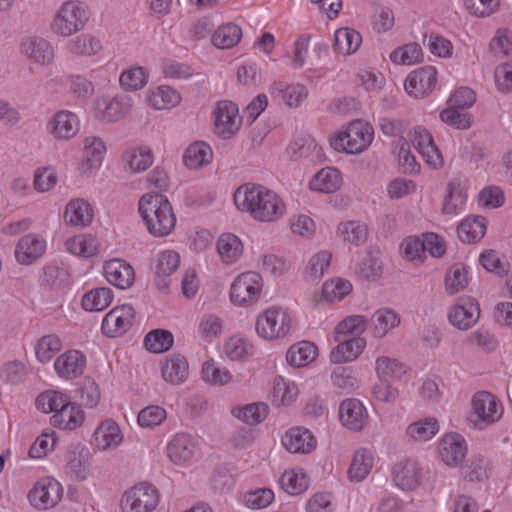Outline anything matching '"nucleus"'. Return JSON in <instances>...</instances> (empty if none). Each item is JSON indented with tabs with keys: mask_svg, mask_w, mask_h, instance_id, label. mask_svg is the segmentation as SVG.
I'll return each mask as SVG.
<instances>
[{
	"mask_svg": "<svg viewBox=\"0 0 512 512\" xmlns=\"http://www.w3.org/2000/svg\"><path fill=\"white\" fill-rule=\"evenodd\" d=\"M343 185L342 172L333 166L320 169L309 181L308 188L311 191L332 194L341 189Z\"/></svg>",
	"mask_w": 512,
	"mask_h": 512,
	"instance_id": "e433bc0d",
	"label": "nucleus"
},
{
	"mask_svg": "<svg viewBox=\"0 0 512 512\" xmlns=\"http://www.w3.org/2000/svg\"><path fill=\"white\" fill-rule=\"evenodd\" d=\"M46 239L34 233L21 237L15 247V258L22 265H30L38 260L46 251Z\"/></svg>",
	"mask_w": 512,
	"mask_h": 512,
	"instance_id": "a878e982",
	"label": "nucleus"
},
{
	"mask_svg": "<svg viewBox=\"0 0 512 512\" xmlns=\"http://www.w3.org/2000/svg\"><path fill=\"white\" fill-rule=\"evenodd\" d=\"M409 136L414 148L430 168L438 170L444 166L443 155L435 145L433 136L425 127H415L410 131Z\"/></svg>",
	"mask_w": 512,
	"mask_h": 512,
	"instance_id": "6ab92c4d",
	"label": "nucleus"
},
{
	"mask_svg": "<svg viewBox=\"0 0 512 512\" xmlns=\"http://www.w3.org/2000/svg\"><path fill=\"white\" fill-rule=\"evenodd\" d=\"M318 357V347L310 341L293 344L286 353V360L292 367L300 368L311 364Z\"/></svg>",
	"mask_w": 512,
	"mask_h": 512,
	"instance_id": "09e8293b",
	"label": "nucleus"
},
{
	"mask_svg": "<svg viewBox=\"0 0 512 512\" xmlns=\"http://www.w3.org/2000/svg\"><path fill=\"white\" fill-rule=\"evenodd\" d=\"M339 417L343 426L353 431H360L368 421V412L360 400L348 398L340 404Z\"/></svg>",
	"mask_w": 512,
	"mask_h": 512,
	"instance_id": "c756f323",
	"label": "nucleus"
},
{
	"mask_svg": "<svg viewBox=\"0 0 512 512\" xmlns=\"http://www.w3.org/2000/svg\"><path fill=\"white\" fill-rule=\"evenodd\" d=\"M353 291V284L343 277H331L321 286L319 295L314 296L315 305L339 303Z\"/></svg>",
	"mask_w": 512,
	"mask_h": 512,
	"instance_id": "cd10ccee",
	"label": "nucleus"
},
{
	"mask_svg": "<svg viewBox=\"0 0 512 512\" xmlns=\"http://www.w3.org/2000/svg\"><path fill=\"white\" fill-rule=\"evenodd\" d=\"M160 503V493L155 485L139 482L121 496L122 512H154Z\"/></svg>",
	"mask_w": 512,
	"mask_h": 512,
	"instance_id": "6e6552de",
	"label": "nucleus"
},
{
	"mask_svg": "<svg viewBox=\"0 0 512 512\" xmlns=\"http://www.w3.org/2000/svg\"><path fill=\"white\" fill-rule=\"evenodd\" d=\"M269 406L264 402H255L232 410V414L248 425L263 422L269 414Z\"/></svg>",
	"mask_w": 512,
	"mask_h": 512,
	"instance_id": "338daca9",
	"label": "nucleus"
},
{
	"mask_svg": "<svg viewBox=\"0 0 512 512\" xmlns=\"http://www.w3.org/2000/svg\"><path fill=\"white\" fill-rule=\"evenodd\" d=\"M368 320L363 315H349L342 319L334 328V340L351 337H362L367 328Z\"/></svg>",
	"mask_w": 512,
	"mask_h": 512,
	"instance_id": "5fc2aeb1",
	"label": "nucleus"
},
{
	"mask_svg": "<svg viewBox=\"0 0 512 512\" xmlns=\"http://www.w3.org/2000/svg\"><path fill=\"white\" fill-rule=\"evenodd\" d=\"M94 210L90 202L84 198H73L64 208L63 220L74 227H87L92 223Z\"/></svg>",
	"mask_w": 512,
	"mask_h": 512,
	"instance_id": "f704fd0d",
	"label": "nucleus"
},
{
	"mask_svg": "<svg viewBox=\"0 0 512 512\" xmlns=\"http://www.w3.org/2000/svg\"><path fill=\"white\" fill-rule=\"evenodd\" d=\"M468 201L467 186L461 179H451L445 188L441 202V213L448 217H455L466 209Z\"/></svg>",
	"mask_w": 512,
	"mask_h": 512,
	"instance_id": "5701e85b",
	"label": "nucleus"
},
{
	"mask_svg": "<svg viewBox=\"0 0 512 512\" xmlns=\"http://www.w3.org/2000/svg\"><path fill=\"white\" fill-rule=\"evenodd\" d=\"M87 366L85 354L77 349H69L60 354L53 367L57 376L63 380H73L83 375Z\"/></svg>",
	"mask_w": 512,
	"mask_h": 512,
	"instance_id": "4be33fe9",
	"label": "nucleus"
},
{
	"mask_svg": "<svg viewBox=\"0 0 512 512\" xmlns=\"http://www.w3.org/2000/svg\"><path fill=\"white\" fill-rule=\"evenodd\" d=\"M80 130V117L68 109L56 111L46 123V132L57 141H70L79 134Z\"/></svg>",
	"mask_w": 512,
	"mask_h": 512,
	"instance_id": "4468645a",
	"label": "nucleus"
},
{
	"mask_svg": "<svg viewBox=\"0 0 512 512\" xmlns=\"http://www.w3.org/2000/svg\"><path fill=\"white\" fill-rule=\"evenodd\" d=\"M332 261V253L320 250L311 255L304 265V276L307 279L318 280L328 271Z\"/></svg>",
	"mask_w": 512,
	"mask_h": 512,
	"instance_id": "e2e57ef3",
	"label": "nucleus"
},
{
	"mask_svg": "<svg viewBox=\"0 0 512 512\" xmlns=\"http://www.w3.org/2000/svg\"><path fill=\"white\" fill-rule=\"evenodd\" d=\"M181 94L169 85L151 87L145 92V104L156 111L169 110L181 103Z\"/></svg>",
	"mask_w": 512,
	"mask_h": 512,
	"instance_id": "7c9ffc66",
	"label": "nucleus"
},
{
	"mask_svg": "<svg viewBox=\"0 0 512 512\" xmlns=\"http://www.w3.org/2000/svg\"><path fill=\"white\" fill-rule=\"evenodd\" d=\"M200 374L201 379L211 386H225L233 379L231 371L227 367L219 365L214 359L203 362Z\"/></svg>",
	"mask_w": 512,
	"mask_h": 512,
	"instance_id": "13d9d810",
	"label": "nucleus"
},
{
	"mask_svg": "<svg viewBox=\"0 0 512 512\" xmlns=\"http://www.w3.org/2000/svg\"><path fill=\"white\" fill-rule=\"evenodd\" d=\"M105 279L119 289L129 288L135 279L132 266L122 259H110L103 265Z\"/></svg>",
	"mask_w": 512,
	"mask_h": 512,
	"instance_id": "72a5a7b5",
	"label": "nucleus"
},
{
	"mask_svg": "<svg viewBox=\"0 0 512 512\" xmlns=\"http://www.w3.org/2000/svg\"><path fill=\"white\" fill-rule=\"evenodd\" d=\"M68 52L78 58L93 57L101 53L103 45L101 40L93 34L82 33L68 41Z\"/></svg>",
	"mask_w": 512,
	"mask_h": 512,
	"instance_id": "c03bdc74",
	"label": "nucleus"
},
{
	"mask_svg": "<svg viewBox=\"0 0 512 512\" xmlns=\"http://www.w3.org/2000/svg\"><path fill=\"white\" fill-rule=\"evenodd\" d=\"M440 431V423L434 416H426L409 423L405 429V437L411 443H426Z\"/></svg>",
	"mask_w": 512,
	"mask_h": 512,
	"instance_id": "4c0bfd02",
	"label": "nucleus"
},
{
	"mask_svg": "<svg viewBox=\"0 0 512 512\" xmlns=\"http://www.w3.org/2000/svg\"><path fill=\"white\" fill-rule=\"evenodd\" d=\"M166 453L175 465L186 466L191 464L196 456L197 443L189 434L178 433L167 443Z\"/></svg>",
	"mask_w": 512,
	"mask_h": 512,
	"instance_id": "b1692460",
	"label": "nucleus"
},
{
	"mask_svg": "<svg viewBox=\"0 0 512 512\" xmlns=\"http://www.w3.org/2000/svg\"><path fill=\"white\" fill-rule=\"evenodd\" d=\"M281 443L288 452L294 454L311 453L317 446L312 432L302 427L287 430L281 438Z\"/></svg>",
	"mask_w": 512,
	"mask_h": 512,
	"instance_id": "c85d7f7f",
	"label": "nucleus"
},
{
	"mask_svg": "<svg viewBox=\"0 0 512 512\" xmlns=\"http://www.w3.org/2000/svg\"><path fill=\"white\" fill-rule=\"evenodd\" d=\"M375 137L374 127L363 119L343 125L329 138L330 146L339 153L359 155L367 151Z\"/></svg>",
	"mask_w": 512,
	"mask_h": 512,
	"instance_id": "7ed1b4c3",
	"label": "nucleus"
},
{
	"mask_svg": "<svg viewBox=\"0 0 512 512\" xmlns=\"http://www.w3.org/2000/svg\"><path fill=\"white\" fill-rule=\"evenodd\" d=\"M223 351L229 360L245 362L254 356L255 346L248 338L234 334L225 340Z\"/></svg>",
	"mask_w": 512,
	"mask_h": 512,
	"instance_id": "a18cd8bd",
	"label": "nucleus"
},
{
	"mask_svg": "<svg viewBox=\"0 0 512 512\" xmlns=\"http://www.w3.org/2000/svg\"><path fill=\"white\" fill-rule=\"evenodd\" d=\"M375 464V454L367 448L355 451L347 470V478L350 482L360 483L371 473Z\"/></svg>",
	"mask_w": 512,
	"mask_h": 512,
	"instance_id": "a19ab883",
	"label": "nucleus"
},
{
	"mask_svg": "<svg viewBox=\"0 0 512 512\" xmlns=\"http://www.w3.org/2000/svg\"><path fill=\"white\" fill-rule=\"evenodd\" d=\"M106 141L97 135H87L82 140V158L76 170L82 177L94 176L102 167L107 155Z\"/></svg>",
	"mask_w": 512,
	"mask_h": 512,
	"instance_id": "1a4fd4ad",
	"label": "nucleus"
},
{
	"mask_svg": "<svg viewBox=\"0 0 512 512\" xmlns=\"http://www.w3.org/2000/svg\"><path fill=\"white\" fill-rule=\"evenodd\" d=\"M487 220L480 215H468L457 226L458 239L465 244L479 242L486 234Z\"/></svg>",
	"mask_w": 512,
	"mask_h": 512,
	"instance_id": "79ce46f5",
	"label": "nucleus"
},
{
	"mask_svg": "<svg viewBox=\"0 0 512 512\" xmlns=\"http://www.w3.org/2000/svg\"><path fill=\"white\" fill-rule=\"evenodd\" d=\"M271 93L280 94L284 103L290 108L301 106L308 97V89L301 83L275 82L271 87Z\"/></svg>",
	"mask_w": 512,
	"mask_h": 512,
	"instance_id": "3c124183",
	"label": "nucleus"
},
{
	"mask_svg": "<svg viewBox=\"0 0 512 512\" xmlns=\"http://www.w3.org/2000/svg\"><path fill=\"white\" fill-rule=\"evenodd\" d=\"M391 475L399 489L413 491L422 484L425 471L416 458L403 457L393 464Z\"/></svg>",
	"mask_w": 512,
	"mask_h": 512,
	"instance_id": "ddd939ff",
	"label": "nucleus"
},
{
	"mask_svg": "<svg viewBox=\"0 0 512 512\" xmlns=\"http://www.w3.org/2000/svg\"><path fill=\"white\" fill-rule=\"evenodd\" d=\"M437 70L434 66L426 65L411 71L404 82V89L414 98H423L431 93L437 83Z\"/></svg>",
	"mask_w": 512,
	"mask_h": 512,
	"instance_id": "412c9836",
	"label": "nucleus"
},
{
	"mask_svg": "<svg viewBox=\"0 0 512 512\" xmlns=\"http://www.w3.org/2000/svg\"><path fill=\"white\" fill-rule=\"evenodd\" d=\"M374 372L378 380H400L407 373V366L395 357L379 355L374 362Z\"/></svg>",
	"mask_w": 512,
	"mask_h": 512,
	"instance_id": "de8ad7c7",
	"label": "nucleus"
},
{
	"mask_svg": "<svg viewBox=\"0 0 512 512\" xmlns=\"http://www.w3.org/2000/svg\"><path fill=\"white\" fill-rule=\"evenodd\" d=\"M153 162V152L145 145L128 147L121 155L122 168L128 174L142 173L148 170Z\"/></svg>",
	"mask_w": 512,
	"mask_h": 512,
	"instance_id": "bb28decb",
	"label": "nucleus"
},
{
	"mask_svg": "<svg viewBox=\"0 0 512 512\" xmlns=\"http://www.w3.org/2000/svg\"><path fill=\"white\" fill-rule=\"evenodd\" d=\"M114 293L108 287H98L86 292L81 300L82 308L88 312L105 310L113 301Z\"/></svg>",
	"mask_w": 512,
	"mask_h": 512,
	"instance_id": "052dcab7",
	"label": "nucleus"
},
{
	"mask_svg": "<svg viewBox=\"0 0 512 512\" xmlns=\"http://www.w3.org/2000/svg\"><path fill=\"white\" fill-rule=\"evenodd\" d=\"M18 49L22 56L40 66H50L55 61V49L52 43L41 36L27 35L22 37Z\"/></svg>",
	"mask_w": 512,
	"mask_h": 512,
	"instance_id": "a211bd4d",
	"label": "nucleus"
},
{
	"mask_svg": "<svg viewBox=\"0 0 512 512\" xmlns=\"http://www.w3.org/2000/svg\"><path fill=\"white\" fill-rule=\"evenodd\" d=\"M372 335L375 338H383L393 328L400 324L399 314L390 308H381L372 315Z\"/></svg>",
	"mask_w": 512,
	"mask_h": 512,
	"instance_id": "4d7b16f0",
	"label": "nucleus"
},
{
	"mask_svg": "<svg viewBox=\"0 0 512 512\" xmlns=\"http://www.w3.org/2000/svg\"><path fill=\"white\" fill-rule=\"evenodd\" d=\"M337 345L331 350L329 358L334 364H344L356 361L364 352L367 341L364 337H351L335 340Z\"/></svg>",
	"mask_w": 512,
	"mask_h": 512,
	"instance_id": "2f4dec72",
	"label": "nucleus"
},
{
	"mask_svg": "<svg viewBox=\"0 0 512 512\" xmlns=\"http://www.w3.org/2000/svg\"><path fill=\"white\" fill-rule=\"evenodd\" d=\"M299 395L300 389L295 381L280 375L273 379L269 398L275 407L291 406Z\"/></svg>",
	"mask_w": 512,
	"mask_h": 512,
	"instance_id": "c9c22d12",
	"label": "nucleus"
},
{
	"mask_svg": "<svg viewBox=\"0 0 512 512\" xmlns=\"http://www.w3.org/2000/svg\"><path fill=\"white\" fill-rule=\"evenodd\" d=\"M471 280V272L463 263L453 264L446 272L444 278L445 291L449 295H455L464 291Z\"/></svg>",
	"mask_w": 512,
	"mask_h": 512,
	"instance_id": "8fccbe9b",
	"label": "nucleus"
},
{
	"mask_svg": "<svg viewBox=\"0 0 512 512\" xmlns=\"http://www.w3.org/2000/svg\"><path fill=\"white\" fill-rule=\"evenodd\" d=\"M501 400L488 391L476 392L471 399L468 421L477 430H485L497 423L503 416Z\"/></svg>",
	"mask_w": 512,
	"mask_h": 512,
	"instance_id": "0eeeda50",
	"label": "nucleus"
},
{
	"mask_svg": "<svg viewBox=\"0 0 512 512\" xmlns=\"http://www.w3.org/2000/svg\"><path fill=\"white\" fill-rule=\"evenodd\" d=\"M147 68L134 64L124 68L119 75V86L126 92L142 90L149 82Z\"/></svg>",
	"mask_w": 512,
	"mask_h": 512,
	"instance_id": "49530a36",
	"label": "nucleus"
},
{
	"mask_svg": "<svg viewBox=\"0 0 512 512\" xmlns=\"http://www.w3.org/2000/svg\"><path fill=\"white\" fill-rule=\"evenodd\" d=\"M242 38V29L233 23L222 24L211 35V43L218 49L235 47Z\"/></svg>",
	"mask_w": 512,
	"mask_h": 512,
	"instance_id": "bf43d9fd",
	"label": "nucleus"
},
{
	"mask_svg": "<svg viewBox=\"0 0 512 512\" xmlns=\"http://www.w3.org/2000/svg\"><path fill=\"white\" fill-rule=\"evenodd\" d=\"M214 133L222 139L234 136L241 127L242 118L237 104L232 101H219L212 110Z\"/></svg>",
	"mask_w": 512,
	"mask_h": 512,
	"instance_id": "f8f14e48",
	"label": "nucleus"
},
{
	"mask_svg": "<svg viewBox=\"0 0 512 512\" xmlns=\"http://www.w3.org/2000/svg\"><path fill=\"white\" fill-rule=\"evenodd\" d=\"M85 418L86 415L81 405L72 402L69 398L67 404L52 415L51 423L59 429L73 431L84 424Z\"/></svg>",
	"mask_w": 512,
	"mask_h": 512,
	"instance_id": "58836bf2",
	"label": "nucleus"
},
{
	"mask_svg": "<svg viewBox=\"0 0 512 512\" xmlns=\"http://www.w3.org/2000/svg\"><path fill=\"white\" fill-rule=\"evenodd\" d=\"M281 488L289 495H300L309 487V477L303 468H291L280 477Z\"/></svg>",
	"mask_w": 512,
	"mask_h": 512,
	"instance_id": "6e6d98bb",
	"label": "nucleus"
},
{
	"mask_svg": "<svg viewBox=\"0 0 512 512\" xmlns=\"http://www.w3.org/2000/svg\"><path fill=\"white\" fill-rule=\"evenodd\" d=\"M89 20V11L85 3L77 0L63 2L50 21L51 32L68 38L83 30Z\"/></svg>",
	"mask_w": 512,
	"mask_h": 512,
	"instance_id": "423d86ee",
	"label": "nucleus"
},
{
	"mask_svg": "<svg viewBox=\"0 0 512 512\" xmlns=\"http://www.w3.org/2000/svg\"><path fill=\"white\" fill-rule=\"evenodd\" d=\"M236 209L258 223H278L287 215L288 204L274 189L259 183H244L233 193Z\"/></svg>",
	"mask_w": 512,
	"mask_h": 512,
	"instance_id": "f257e3e1",
	"label": "nucleus"
},
{
	"mask_svg": "<svg viewBox=\"0 0 512 512\" xmlns=\"http://www.w3.org/2000/svg\"><path fill=\"white\" fill-rule=\"evenodd\" d=\"M293 327V317L287 308L271 305L255 318V334L261 340L274 342L285 339Z\"/></svg>",
	"mask_w": 512,
	"mask_h": 512,
	"instance_id": "20e7f679",
	"label": "nucleus"
},
{
	"mask_svg": "<svg viewBox=\"0 0 512 512\" xmlns=\"http://www.w3.org/2000/svg\"><path fill=\"white\" fill-rule=\"evenodd\" d=\"M123 441L124 433L120 425L110 418L102 420L91 436V445L96 452L116 450Z\"/></svg>",
	"mask_w": 512,
	"mask_h": 512,
	"instance_id": "aec40b11",
	"label": "nucleus"
},
{
	"mask_svg": "<svg viewBox=\"0 0 512 512\" xmlns=\"http://www.w3.org/2000/svg\"><path fill=\"white\" fill-rule=\"evenodd\" d=\"M139 214L150 235L162 238L175 229L177 217L169 199L160 193H145L138 202Z\"/></svg>",
	"mask_w": 512,
	"mask_h": 512,
	"instance_id": "f03ea898",
	"label": "nucleus"
},
{
	"mask_svg": "<svg viewBox=\"0 0 512 512\" xmlns=\"http://www.w3.org/2000/svg\"><path fill=\"white\" fill-rule=\"evenodd\" d=\"M62 346V341L58 335H44L34 345L36 359L42 364L49 363L60 352Z\"/></svg>",
	"mask_w": 512,
	"mask_h": 512,
	"instance_id": "0e129e2a",
	"label": "nucleus"
},
{
	"mask_svg": "<svg viewBox=\"0 0 512 512\" xmlns=\"http://www.w3.org/2000/svg\"><path fill=\"white\" fill-rule=\"evenodd\" d=\"M63 487L53 477L39 479L29 491L30 504L40 510H46L56 506L62 499Z\"/></svg>",
	"mask_w": 512,
	"mask_h": 512,
	"instance_id": "f3484780",
	"label": "nucleus"
},
{
	"mask_svg": "<svg viewBox=\"0 0 512 512\" xmlns=\"http://www.w3.org/2000/svg\"><path fill=\"white\" fill-rule=\"evenodd\" d=\"M65 250L72 255L91 258L96 256L101 249L98 238L92 234H77L68 238L65 243Z\"/></svg>",
	"mask_w": 512,
	"mask_h": 512,
	"instance_id": "37998d69",
	"label": "nucleus"
},
{
	"mask_svg": "<svg viewBox=\"0 0 512 512\" xmlns=\"http://www.w3.org/2000/svg\"><path fill=\"white\" fill-rule=\"evenodd\" d=\"M160 372L165 382L174 386L182 385L190 375L188 360L183 355L170 354L161 360Z\"/></svg>",
	"mask_w": 512,
	"mask_h": 512,
	"instance_id": "393cba45",
	"label": "nucleus"
},
{
	"mask_svg": "<svg viewBox=\"0 0 512 512\" xmlns=\"http://www.w3.org/2000/svg\"><path fill=\"white\" fill-rule=\"evenodd\" d=\"M436 451L440 461L449 468H459L468 454V442L457 432L444 433L436 443Z\"/></svg>",
	"mask_w": 512,
	"mask_h": 512,
	"instance_id": "9b49d317",
	"label": "nucleus"
},
{
	"mask_svg": "<svg viewBox=\"0 0 512 512\" xmlns=\"http://www.w3.org/2000/svg\"><path fill=\"white\" fill-rule=\"evenodd\" d=\"M355 272L364 279H376L382 273V262L378 249H368L364 257L355 265Z\"/></svg>",
	"mask_w": 512,
	"mask_h": 512,
	"instance_id": "69168bd1",
	"label": "nucleus"
},
{
	"mask_svg": "<svg viewBox=\"0 0 512 512\" xmlns=\"http://www.w3.org/2000/svg\"><path fill=\"white\" fill-rule=\"evenodd\" d=\"M480 314L478 301L471 296H462L449 307L447 317L453 327L466 331L477 324Z\"/></svg>",
	"mask_w": 512,
	"mask_h": 512,
	"instance_id": "dca6fc26",
	"label": "nucleus"
},
{
	"mask_svg": "<svg viewBox=\"0 0 512 512\" xmlns=\"http://www.w3.org/2000/svg\"><path fill=\"white\" fill-rule=\"evenodd\" d=\"M362 43L361 34L349 27L339 28L334 33V50L344 56L358 51Z\"/></svg>",
	"mask_w": 512,
	"mask_h": 512,
	"instance_id": "603ef678",
	"label": "nucleus"
},
{
	"mask_svg": "<svg viewBox=\"0 0 512 512\" xmlns=\"http://www.w3.org/2000/svg\"><path fill=\"white\" fill-rule=\"evenodd\" d=\"M70 396L58 390H46L40 393L35 401L36 407L43 413L56 414L63 405L67 404Z\"/></svg>",
	"mask_w": 512,
	"mask_h": 512,
	"instance_id": "774afa93",
	"label": "nucleus"
},
{
	"mask_svg": "<svg viewBox=\"0 0 512 512\" xmlns=\"http://www.w3.org/2000/svg\"><path fill=\"white\" fill-rule=\"evenodd\" d=\"M135 316V309L130 304H121L113 307L102 319V334L109 338L123 336L132 327Z\"/></svg>",
	"mask_w": 512,
	"mask_h": 512,
	"instance_id": "2eb2a0df",
	"label": "nucleus"
},
{
	"mask_svg": "<svg viewBox=\"0 0 512 512\" xmlns=\"http://www.w3.org/2000/svg\"><path fill=\"white\" fill-rule=\"evenodd\" d=\"M133 100L127 95H102L93 102V116L101 123H115L124 119L132 110Z\"/></svg>",
	"mask_w": 512,
	"mask_h": 512,
	"instance_id": "9d476101",
	"label": "nucleus"
},
{
	"mask_svg": "<svg viewBox=\"0 0 512 512\" xmlns=\"http://www.w3.org/2000/svg\"><path fill=\"white\" fill-rule=\"evenodd\" d=\"M214 158L211 146L204 141H194L183 153V164L188 170L197 171L210 165Z\"/></svg>",
	"mask_w": 512,
	"mask_h": 512,
	"instance_id": "ea45409f",
	"label": "nucleus"
},
{
	"mask_svg": "<svg viewBox=\"0 0 512 512\" xmlns=\"http://www.w3.org/2000/svg\"><path fill=\"white\" fill-rule=\"evenodd\" d=\"M263 276L253 270L243 271L232 280L229 286V301L237 308L256 306L264 296Z\"/></svg>",
	"mask_w": 512,
	"mask_h": 512,
	"instance_id": "39448f33",
	"label": "nucleus"
},
{
	"mask_svg": "<svg viewBox=\"0 0 512 512\" xmlns=\"http://www.w3.org/2000/svg\"><path fill=\"white\" fill-rule=\"evenodd\" d=\"M216 251L221 263L229 266L238 263L242 259L245 246L239 236L226 232L218 237Z\"/></svg>",
	"mask_w": 512,
	"mask_h": 512,
	"instance_id": "473e14b6",
	"label": "nucleus"
},
{
	"mask_svg": "<svg viewBox=\"0 0 512 512\" xmlns=\"http://www.w3.org/2000/svg\"><path fill=\"white\" fill-rule=\"evenodd\" d=\"M336 234L345 243L360 246L367 241L368 227L365 223L360 221H344L338 224Z\"/></svg>",
	"mask_w": 512,
	"mask_h": 512,
	"instance_id": "864d4df0",
	"label": "nucleus"
},
{
	"mask_svg": "<svg viewBox=\"0 0 512 512\" xmlns=\"http://www.w3.org/2000/svg\"><path fill=\"white\" fill-rule=\"evenodd\" d=\"M223 331V320L213 313L203 314L197 322L196 334L207 343H212Z\"/></svg>",
	"mask_w": 512,
	"mask_h": 512,
	"instance_id": "680f3d73",
	"label": "nucleus"
}]
</instances>
